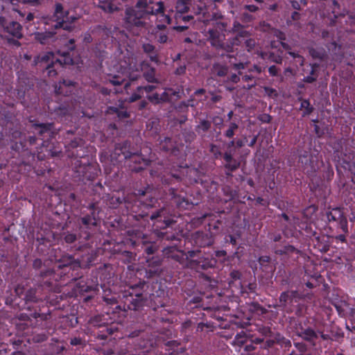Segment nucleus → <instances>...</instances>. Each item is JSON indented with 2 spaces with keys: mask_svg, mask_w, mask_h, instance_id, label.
Segmentation results:
<instances>
[{
  "mask_svg": "<svg viewBox=\"0 0 355 355\" xmlns=\"http://www.w3.org/2000/svg\"><path fill=\"white\" fill-rule=\"evenodd\" d=\"M227 24L225 22H216L215 24V28L211 30H218L219 32L223 33L225 31Z\"/></svg>",
  "mask_w": 355,
  "mask_h": 355,
  "instance_id": "de8ad7c7",
  "label": "nucleus"
},
{
  "mask_svg": "<svg viewBox=\"0 0 355 355\" xmlns=\"http://www.w3.org/2000/svg\"><path fill=\"white\" fill-rule=\"evenodd\" d=\"M296 334L303 340L311 343L315 345V340L318 338V331H314L311 327L304 328L300 326L297 329Z\"/></svg>",
  "mask_w": 355,
  "mask_h": 355,
  "instance_id": "39448f33",
  "label": "nucleus"
},
{
  "mask_svg": "<svg viewBox=\"0 0 355 355\" xmlns=\"http://www.w3.org/2000/svg\"><path fill=\"white\" fill-rule=\"evenodd\" d=\"M261 57L263 58L270 60L272 62L277 64H281L282 62V57L279 55H276L273 52H270L268 54L266 53H262Z\"/></svg>",
  "mask_w": 355,
  "mask_h": 355,
  "instance_id": "5701e85b",
  "label": "nucleus"
},
{
  "mask_svg": "<svg viewBox=\"0 0 355 355\" xmlns=\"http://www.w3.org/2000/svg\"><path fill=\"white\" fill-rule=\"evenodd\" d=\"M309 53L313 59H318L320 61L325 60L328 57L323 48L315 49L311 47L309 49Z\"/></svg>",
  "mask_w": 355,
  "mask_h": 355,
  "instance_id": "4468645a",
  "label": "nucleus"
},
{
  "mask_svg": "<svg viewBox=\"0 0 355 355\" xmlns=\"http://www.w3.org/2000/svg\"><path fill=\"white\" fill-rule=\"evenodd\" d=\"M223 159L227 163L234 160L230 151H227L223 154Z\"/></svg>",
  "mask_w": 355,
  "mask_h": 355,
  "instance_id": "69168bd1",
  "label": "nucleus"
},
{
  "mask_svg": "<svg viewBox=\"0 0 355 355\" xmlns=\"http://www.w3.org/2000/svg\"><path fill=\"white\" fill-rule=\"evenodd\" d=\"M81 223L80 224V229L83 230H90L92 227L97 225V221L94 216V212L92 215H87L80 218Z\"/></svg>",
  "mask_w": 355,
  "mask_h": 355,
  "instance_id": "1a4fd4ad",
  "label": "nucleus"
},
{
  "mask_svg": "<svg viewBox=\"0 0 355 355\" xmlns=\"http://www.w3.org/2000/svg\"><path fill=\"white\" fill-rule=\"evenodd\" d=\"M152 8L148 0H137L135 7H128L125 11V22L130 25L141 27L144 23L141 21L146 15H150L147 10Z\"/></svg>",
  "mask_w": 355,
  "mask_h": 355,
  "instance_id": "f03ea898",
  "label": "nucleus"
},
{
  "mask_svg": "<svg viewBox=\"0 0 355 355\" xmlns=\"http://www.w3.org/2000/svg\"><path fill=\"white\" fill-rule=\"evenodd\" d=\"M53 27L54 29L62 28L63 30H65V31H67L69 32L73 31L74 28V26L72 24H69L68 22H67L65 21H58V22H56V24L55 25H53Z\"/></svg>",
  "mask_w": 355,
  "mask_h": 355,
  "instance_id": "a878e982",
  "label": "nucleus"
},
{
  "mask_svg": "<svg viewBox=\"0 0 355 355\" xmlns=\"http://www.w3.org/2000/svg\"><path fill=\"white\" fill-rule=\"evenodd\" d=\"M264 90L266 91L268 96L270 97H277L278 96L277 90L273 88L266 87H264Z\"/></svg>",
  "mask_w": 355,
  "mask_h": 355,
  "instance_id": "3c124183",
  "label": "nucleus"
},
{
  "mask_svg": "<svg viewBox=\"0 0 355 355\" xmlns=\"http://www.w3.org/2000/svg\"><path fill=\"white\" fill-rule=\"evenodd\" d=\"M208 40L211 45L216 49H219V46H221L224 42L225 35L223 33L218 31V30H211L208 31Z\"/></svg>",
  "mask_w": 355,
  "mask_h": 355,
  "instance_id": "423d86ee",
  "label": "nucleus"
},
{
  "mask_svg": "<svg viewBox=\"0 0 355 355\" xmlns=\"http://www.w3.org/2000/svg\"><path fill=\"white\" fill-rule=\"evenodd\" d=\"M309 153L307 151H304L303 154H301L300 155V162H301L302 164H306L309 162Z\"/></svg>",
  "mask_w": 355,
  "mask_h": 355,
  "instance_id": "052dcab7",
  "label": "nucleus"
},
{
  "mask_svg": "<svg viewBox=\"0 0 355 355\" xmlns=\"http://www.w3.org/2000/svg\"><path fill=\"white\" fill-rule=\"evenodd\" d=\"M340 225V227L344 232H347V218L343 215L341 218L338 221Z\"/></svg>",
  "mask_w": 355,
  "mask_h": 355,
  "instance_id": "79ce46f5",
  "label": "nucleus"
},
{
  "mask_svg": "<svg viewBox=\"0 0 355 355\" xmlns=\"http://www.w3.org/2000/svg\"><path fill=\"white\" fill-rule=\"evenodd\" d=\"M33 127L37 133L43 136L45 133L49 132L51 131L53 128V123H35Z\"/></svg>",
  "mask_w": 355,
  "mask_h": 355,
  "instance_id": "f3484780",
  "label": "nucleus"
},
{
  "mask_svg": "<svg viewBox=\"0 0 355 355\" xmlns=\"http://www.w3.org/2000/svg\"><path fill=\"white\" fill-rule=\"evenodd\" d=\"M343 215V213L339 208L334 209L332 211L327 213V217L329 221H338Z\"/></svg>",
  "mask_w": 355,
  "mask_h": 355,
  "instance_id": "6ab92c4d",
  "label": "nucleus"
},
{
  "mask_svg": "<svg viewBox=\"0 0 355 355\" xmlns=\"http://www.w3.org/2000/svg\"><path fill=\"white\" fill-rule=\"evenodd\" d=\"M211 122L205 119L200 120V123L198 125L196 126V132L201 135L202 137H204V135L202 132H206L209 130L211 128Z\"/></svg>",
  "mask_w": 355,
  "mask_h": 355,
  "instance_id": "a211bd4d",
  "label": "nucleus"
},
{
  "mask_svg": "<svg viewBox=\"0 0 355 355\" xmlns=\"http://www.w3.org/2000/svg\"><path fill=\"white\" fill-rule=\"evenodd\" d=\"M89 323L96 327H103L108 324V320L104 315H96L90 318Z\"/></svg>",
  "mask_w": 355,
  "mask_h": 355,
  "instance_id": "f8f14e48",
  "label": "nucleus"
},
{
  "mask_svg": "<svg viewBox=\"0 0 355 355\" xmlns=\"http://www.w3.org/2000/svg\"><path fill=\"white\" fill-rule=\"evenodd\" d=\"M53 273H54L53 269L50 268H46L44 269H42L40 272V276L41 277H46L51 276Z\"/></svg>",
  "mask_w": 355,
  "mask_h": 355,
  "instance_id": "ea45409f",
  "label": "nucleus"
},
{
  "mask_svg": "<svg viewBox=\"0 0 355 355\" xmlns=\"http://www.w3.org/2000/svg\"><path fill=\"white\" fill-rule=\"evenodd\" d=\"M245 46L248 48V51L252 49L255 46V41L253 39L249 38L245 42Z\"/></svg>",
  "mask_w": 355,
  "mask_h": 355,
  "instance_id": "338daca9",
  "label": "nucleus"
},
{
  "mask_svg": "<svg viewBox=\"0 0 355 355\" xmlns=\"http://www.w3.org/2000/svg\"><path fill=\"white\" fill-rule=\"evenodd\" d=\"M110 110L112 111L113 113L116 114L120 119H127L130 116V114L128 113L127 111L120 110L117 107H110Z\"/></svg>",
  "mask_w": 355,
  "mask_h": 355,
  "instance_id": "2f4dec72",
  "label": "nucleus"
},
{
  "mask_svg": "<svg viewBox=\"0 0 355 355\" xmlns=\"http://www.w3.org/2000/svg\"><path fill=\"white\" fill-rule=\"evenodd\" d=\"M234 46L232 44V42L229 40L227 43L223 42L221 46H219V49L223 50L227 53H232L234 52Z\"/></svg>",
  "mask_w": 355,
  "mask_h": 355,
  "instance_id": "c9c22d12",
  "label": "nucleus"
},
{
  "mask_svg": "<svg viewBox=\"0 0 355 355\" xmlns=\"http://www.w3.org/2000/svg\"><path fill=\"white\" fill-rule=\"evenodd\" d=\"M175 8L180 13H186L189 10V4L185 0H178Z\"/></svg>",
  "mask_w": 355,
  "mask_h": 355,
  "instance_id": "393cba45",
  "label": "nucleus"
},
{
  "mask_svg": "<svg viewBox=\"0 0 355 355\" xmlns=\"http://www.w3.org/2000/svg\"><path fill=\"white\" fill-rule=\"evenodd\" d=\"M135 153L137 154L130 158L132 159V162L136 164H141L143 162H144L145 165L147 166L148 164V161L144 158L141 157L138 152Z\"/></svg>",
  "mask_w": 355,
  "mask_h": 355,
  "instance_id": "4c0bfd02",
  "label": "nucleus"
},
{
  "mask_svg": "<svg viewBox=\"0 0 355 355\" xmlns=\"http://www.w3.org/2000/svg\"><path fill=\"white\" fill-rule=\"evenodd\" d=\"M155 89V86H154V85H147V86H145V87L139 86V87H137V91L139 92H140L142 90H145V92L146 93H150L153 90H154Z\"/></svg>",
  "mask_w": 355,
  "mask_h": 355,
  "instance_id": "864d4df0",
  "label": "nucleus"
},
{
  "mask_svg": "<svg viewBox=\"0 0 355 355\" xmlns=\"http://www.w3.org/2000/svg\"><path fill=\"white\" fill-rule=\"evenodd\" d=\"M294 345L301 353H304L308 349L306 345L304 343H295Z\"/></svg>",
  "mask_w": 355,
  "mask_h": 355,
  "instance_id": "49530a36",
  "label": "nucleus"
},
{
  "mask_svg": "<svg viewBox=\"0 0 355 355\" xmlns=\"http://www.w3.org/2000/svg\"><path fill=\"white\" fill-rule=\"evenodd\" d=\"M148 99L153 103L159 104L160 103L159 94L157 93H155L152 95H148L147 96Z\"/></svg>",
  "mask_w": 355,
  "mask_h": 355,
  "instance_id": "c03bdc74",
  "label": "nucleus"
},
{
  "mask_svg": "<svg viewBox=\"0 0 355 355\" xmlns=\"http://www.w3.org/2000/svg\"><path fill=\"white\" fill-rule=\"evenodd\" d=\"M105 330H103L108 336L109 335H112L114 332L117 331H118V328L116 327H112V326H110V327H108L107 325H106L105 327Z\"/></svg>",
  "mask_w": 355,
  "mask_h": 355,
  "instance_id": "bf43d9fd",
  "label": "nucleus"
},
{
  "mask_svg": "<svg viewBox=\"0 0 355 355\" xmlns=\"http://www.w3.org/2000/svg\"><path fill=\"white\" fill-rule=\"evenodd\" d=\"M43 266L46 267V261L43 263L40 259H36L33 263V268L36 270L41 269Z\"/></svg>",
  "mask_w": 355,
  "mask_h": 355,
  "instance_id": "09e8293b",
  "label": "nucleus"
},
{
  "mask_svg": "<svg viewBox=\"0 0 355 355\" xmlns=\"http://www.w3.org/2000/svg\"><path fill=\"white\" fill-rule=\"evenodd\" d=\"M354 53L345 56V60L346 64L347 66L354 67Z\"/></svg>",
  "mask_w": 355,
  "mask_h": 355,
  "instance_id": "8fccbe9b",
  "label": "nucleus"
},
{
  "mask_svg": "<svg viewBox=\"0 0 355 355\" xmlns=\"http://www.w3.org/2000/svg\"><path fill=\"white\" fill-rule=\"evenodd\" d=\"M157 5L158 6V8L157 9H155L153 7H152V8H148V10H147V12L150 15H157L159 13H164V3L162 1H159L157 3Z\"/></svg>",
  "mask_w": 355,
  "mask_h": 355,
  "instance_id": "bb28decb",
  "label": "nucleus"
},
{
  "mask_svg": "<svg viewBox=\"0 0 355 355\" xmlns=\"http://www.w3.org/2000/svg\"><path fill=\"white\" fill-rule=\"evenodd\" d=\"M320 335L323 340H334V338L329 334H324V331H318V336Z\"/></svg>",
  "mask_w": 355,
  "mask_h": 355,
  "instance_id": "603ef678",
  "label": "nucleus"
},
{
  "mask_svg": "<svg viewBox=\"0 0 355 355\" xmlns=\"http://www.w3.org/2000/svg\"><path fill=\"white\" fill-rule=\"evenodd\" d=\"M141 68L144 70V77L148 83H157L155 78V69L150 67V64L144 61L141 64Z\"/></svg>",
  "mask_w": 355,
  "mask_h": 355,
  "instance_id": "6e6552de",
  "label": "nucleus"
},
{
  "mask_svg": "<svg viewBox=\"0 0 355 355\" xmlns=\"http://www.w3.org/2000/svg\"><path fill=\"white\" fill-rule=\"evenodd\" d=\"M5 31L17 39H21L23 37L22 26L17 21L10 22L5 27Z\"/></svg>",
  "mask_w": 355,
  "mask_h": 355,
  "instance_id": "0eeeda50",
  "label": "nucleus"
},
{
  "mask_svg": "<svg viewBox=\"0 0 355 355\" xmlns=\"http://www.w3.org/2000/svg\"><path fill=\"white\" fill-rule=\"evenodd\" d=\"M259 332L264 336H272V332L271 331V329L268 327H262L259 328Z\"/></svg>",
  "mask_w": 355,
  "mask_h": 355,
  "instance_id": "a19ab883",
  "label": "nucleus"
},
{
  "mask_svg": "<svg viewBox=\"0 0 355 355\" xmlns=\"http://www.w3.org/2000/svg\"><path fill=\"white\" fill-rule=\"evenodd\" d=\"M142 49L144 52L146 54L153 53L155 52V50H156L155 46L149 43L144 44L142 45Z\"/></svg>",
  "mask_w": 355,
  "mask_h": 355,
  "instance_id": "e433bc0d",
  "label": "nucleus"
},
{
  "mask_svg": "<svg viewBox=\"0 0 355 355\" xmlns=\"http://www.w3.org/2000/svg\"><path fill=\"white\" fill-rule=\"evenodd\" d=\"M55 34L56 33L53 31H46L44 33H36L35 34V38L42 44H45L48 40L53 37Z\"/></svg>",
  "mask_w": 355,
  "mask_h": 355,
  "instance_id": "dca6fc26",
  "label": "nucleus"
},
{
  "mask_svg": "<svg viewBox=\"0 0 355 355\" xmlns=\"http://www.w3.org/2000/svg\"><path fill=\"white\" fill-rule=\"evenodd\" d=\"M114 0H105L101 1L99 7L105 12L113 13L114 12L120 10V8L114 4Z\"/></svg>",
  "mask_w": 355,
  "mask_h": 355,
  "instance_id": "2eb2a0df",
  "label": "nucleus"
},
{
  "mask_svg": "<svg viewBox=\"0 0 355 355\" xmlns=\"http://www.w3.org/2000/svg\"><path fill=\"white\" fill-rule=\"evenodd\" d=\"M178 245H169L167 248H165L163 252L168 257L172 259L179 261L183 262L185 260L191 259L193 260L198 259L200 255V250H189L187 252L178 250L177 248Z\"/></svg>",
  "mask_w": 355,
  "mask_h": 355,
  "instance_id": "7ed1b4c3",
  "label": "nucleus"
},
{
  "mask_svg": "<svg viewBox=\"0 0 355 355\" xmlns=\"http://www.w3.org/2000/svg\"><path fill=\"white\" fill-rule=\"evenodd\" d=\"M164 215H166V211L164 208H162L152 214L150 218L151 220L157 222V220L162 218Z\"/></svg>",
  "mask_w": 355,
  "mask_h": 355,
  "instance_id": "cd10ccee",
  "label": "nucleus"
},
{
  "mask_svg": "<svg viewBox=\"0 0 355 355\" xmlns=\"http://www.w3.org/2000/svg\"><path fill=\"white\" fill-rule=\"evenodd\" d=\"M147 55L150 61L154 62L157 64L159 62V60L158 59L157 51L156 50H155V52L153 53H148Z\"/></svg>",
  "mask_w": 355,
  "mask_h": 355,
  "instance_id": "6e6d98bb",
  "label": "nucleus"
},
{
  "mask_svg": "<svg viewBox=\"0 0 355 355\" xmlns=\"http://www.w3.org/2000/svg\"><path fill=\"white\" fill-rule=\"evenodd\" d=\"M69 15V11H63V13H59L58 15L55 16L56 17V21H65L67 15Z\"/></svg>",
  "mask_w": 355,
  "mask_h": 355,
  "instance_id": "0e129e2a",
  "label": "nucleus"
},
{
  "mask_svg": "<svg viewBox=\"0 0 355 355\" xmlns=\"http://www.w3.org/2000/svg\"><path fill=\"white\" fill-rule=\"evenodd\" d=\"M124 79H121L117 76L113 77L112 80H110V83L113 85H121L123 84Z\"/></svg>",
  "mask_w": 355,
  "mask_h": 355,
  "instance_id": "13d9d810",
  "label": "nucleus"
},
{
  "mask_svg": "<svg viewBox=\"0 0 355 355\" xmlns=\"http://www.w3.org/2000/svg\"><path fill=\"white\" fill-rule=\"evenodd\" d=\"M147 55L150 61L154 62L157 64L159 62V60L158 59L157 51L156 50H155V52L153 53H148Z\"/></svg>",
  "mask_w": 355,
  "mask_h": 355,
  "instance_id": "5fc2aeb1",
  "label": "nucleus"
},
{
  "mask_svg": "<svg viewBox=\"0 0 355 355\" xmlns=\"http://www.w3.org/2000/svg\"><path fill=\"white\" fill-rule=\"evenodd\" d=\"M310 66L311 67V70L310 71V75L318 77V69L320 67V64L316 63V62L312 63V64H310Z\"/></svg>",
  "mask_w": 355,
  "mask_h": 355,
  "instance_id": "a18cd8bd",
  "label": "nucleus"
},
{
  "mask_svg": "<svg viewBox=\"0 0 355 355\" xmlns=\"http://www.w3.org/2000/svg\"><path fill=\"white\" fill-rule=\"evenodd\" d=\"M146 301L141 293L135 294V298H132L130 304L128 305V309L130 310L137 311L144 306V302Z\"/></svg>",
  "mask_w": 355,
  "mask_h": 355,
  "instance_id": "9b49d317",
  "label": "nucleus"
},
{
  "mask_svg": "<svg viewBox=\"0 0 355 355\" xmlns=\"http://www.w3.org/2000/svg\"><path fill=\"white\" fill-rule=\"evenodd\" d=\"M175 223V221L174 220L168 218L167 216L164 215L163 216V225H158L157 227L160 229H166Z\"/></svg>",
  "mask_w": 355,
  "mask_h": 355,
  "instance_id": "72a5a7b5",
  "label": "nucleus"
},
{
  "mask_svg": "<svg viewBox=\"0 0 355 355\" xmlns=\"http://www.w3.org/2000/svg\"><path fill=\"white\" fill-rule=\"evenodd\" d=\"M281 248H276L275 249V253L282 254H289L290 253L295 251V248L293 245H278Z\"/></svg>",
  "mask_w": 355,
  "mask_h": 355,
  "instance_id": "4be33fe9",
  "label": "nucleus"
},
{
  "mask_svg": "<svg viewBox=\"0 0 355 355\" xmlns=\"http://www.w3.org/2000/svg\"><path fill=\"white\" fill-rule=\"evenodd\" d=\"M55 245H37L36 252L47 257L48 260L58 263V268L64 269L67 272L70 270H76L80 268V263L74 260L71 256L63 254L60 248H55Z\"/></svg>",
  "mask_w": 355,
  "mask_h": 355,
  "instance_id": "f257e3e1",
  "label": "nucleus"
},
{
  "mask_svg": "<svg viewBox=\"0 0 355 355\" xmlns=\"http://www.w3.org/2000/svg\"><path fill=\"white\" fill-rule=\"evenodd\" d=\"M298 297V293L295 291H285L282 293L279 297L280 306L286 307L288 304H291L294 298Z\"/></svg>",
  "mask_w": 355,
  "mask_h": 355,
  "instance_id": "9d476101",
  "label": "nucleus"
},
{
  "mask_svg": "<svg viewBox=\"0 0 355 355\" xmlns=\"http://www.w3.org/2000/svg\"><path fill=\"white\" fill-rule=\"evenodd\" d=\"M240 166V162L237 160L234 159L232 162H230L229 163H226L225 165V168L230 171V172L235 171Z\"/></svg>",
  "mask_w": 355,
  "mask_h": 355,
  "instance_id": "473e14b6",
  "label": "nucleus"
},
{
  "mask_svg": "<svg viewBox=\"0 0 355 355\" xmlns=\"http://www.w3.org/2000/svg\"><path fill=\"white\" fill-rule=\"evenodd\" d=\"M242 29H243V26L239 22L235 21L234 23L232 30L230 31V32L232 33H235L237 31H239V30H242Z\"/></svg>",
  "mask_w": 355,
  "mask_h": 355,
  "instance_id": "e2e57ef3",
  "label": "nucleus"
},
{
  "mask_svg": "<svg viewBox=\"0 0 355 355\" xmlns=\"http://www.w3.org/2000/svg\"><path fill=\"white\" fill-rule=\"evenodd\" d=\"M230 41L232 42V44H233L234 46H240L242 42V41L241 40V38L239 37L237 35L230 39Z\"/></svg>",
  "mask_w": 355,
  "mask_h": 355,
  "instance_id": "774afa93",
  "label": "nucleus"
},
{
  "mask_svg": "<svg viewBox=\"0 0 355 355\" xmlns=\"http://www.w3.org/2000/svg\"><path fill=\"white\" fill-rule=\"evenodd\" d=\"M70 344L73 346H76V345L85 346V340H83L80 338L75 337V338H71Z\"/></svg>",
  "mask_w": 355,
  "mask_h": 355,
  "instance_id": "37998d69",
  "label": "nucleus"
},
{
  "mask_svg": "<svg viewBox=\"0 0 355 355\" xmlns=\"http://www.w3.org/2000/svg\"><path fill=\"white\" fill-rule=\"evenodd\" d=\"M193 261L197 262L198 266H200L202 269H208L209 268H213L216 266V260L213 259L211 260H204L203 261H200L198 259L193 260Z\"/></svg>",
  "mask_w": 355,
  "mask_h": 355,
  "instance_id": "b1692460",
  "label": "nucleus"
},
{
  "mask_svg": "<svg viewBox=\"0 0 355 355\" xmlns=\"http://www.w3.org/2000/svg\"><path fill=\"white\" fill-rule=\"evenodd\" d=\"M239 128V125L234 122H231L229 128L225 132V135L227 138H232L234 135V131Z\"/></svg>",
  "mask_w": 355,
  "mask_h": 355,
  "instance_id": "c85d7f7f",
  "label": "nucleus"
},
{
  "mask_svg": "<svg viewBox=\"0 0 355 355\" xmlns=\"http://www.w3.org/2000/svg\"><path fill=\"white\" fill-rule=\"evenodd\" d=\"M236 35L240 38H246L250 36V33L245 30H239L236 33Z\"/></svg>",
  "mask_w": 355,
  "mask_h": 355,
  "instance_id": "4d7b16f0",
  "label": "nucleus"
},
{
  "mask_svg": "<svg viewBox=\"0 0 355 355\" xmlns=\"http://www.w3.org/2000/svg\"><path fill=\"white\" fill-rule=\"evenodd\" d=\"M58 87H55V92L58 94H64L66 95L68 92L67 91L64 92L63 90V86L64 87H71L73 86V82L70 80H65L63 79L62 81L60 82Z\"/></svg>",
  "mask_w": 355,
  "mask_h": 355,
  "instance_id": "aec40b11",
  "label": "nucleus"
},
{
  "mask_svg": "<svg viewBox=\"0 0 355 355\" xmlns=\"http://www.w3.org/2000/svg\"><path fill=\"white\" fill-rule=\"evenodd\" d=\"M184 137L186 142L191 143L196 139V135L193 131H187L184 133Z\"/></svg>",
  "mask_w": 355,
  "mask_h": 355,
  "instance_id": "58836bf2",
  "label": "nucleus"
},
{
  "mask_svg": "<svg viewBox=\"0 0 355 355\" xmlns=\"http://www.w3.org/2000/svg\"><path fill=\"white\" fill-rule=\"evenodd\" d=\"M77 287L79 289V292L82 293H87L95 290L93 286H88L85 284H82L81 282L78 283Z\"/></svg>",
  "mask_w": 355,
  "mask_h": 355,
  "instance_id": "7c9ffc66",
  "label": "nucleus"
},
{
  "mask_svg": "<svg viewBox=\"0 0 355 355\" xmlns=\"http://www.w3.org/2000/svg\"><path fill=\"white\" fill-rule=\"evenodd\" d=\"M24 300L28 302H35L36 300L35 296V291L33 289H28L24 293Z\"/></svg>",
  "mask_w": 355,
  "mask_h": 355,
  "instance_id": "c756f323",
  "label": "nucleus"
},
{
  "mask_svg": "<svg viewBox=\"0 0 355 355\" xmlns=\"http://www.w3.org/2000/svg\"><path fill=\"white\" fill-rule=\"evenodd\" d=\"M275 338L276 340V343L282 345V347L289 348L292 346L291 341L284 336H283L279 333H277L275 336Z\"/></svg>",
  "mask_w": 355,
  "mask_h": 355,
  "instance_id": "412c9836",
  "label": "nucleus"
},
{
  "mask_svg": "<svg viewBox=\"0 0 355 355\" xmlns=\"http://www.w3.org/2000/svg\"><path fill=\"white\" fill-rule=\"evenodd\" d=\"M131 144L128 141H125L123 143L116 144L115 145L114 156L117 158L121 155L124 156L125 159H129L134 157L137 153L130 150Z\"/></svg>",
  "mask_w": 355,
  "mask_h": 355,
  "instance_id": "20e7f679",
  "label": "nucleus"
},
{
  "mask_svg": "<svg viewBox=\"0 0 355 355\" xmlns=\"http://www.w3.org/2000/svg\"><path fill=\"white\" fill-rule=\"evenodd\" d=\"M92 169H94V166L90 164L84 165L79 166L77 169V172L80 175L83 176V179L89 180L94 178V173L91 172Z\"/></svg>",
  "mask_w": 355,
  "mask_h": 355,
  "instance_id": "ddd939ff",
  "label": "nucleus"
},
{
  "mask_svg": "<svg viewBox=\"0 0 355 355\" xmlns=\"http://www.w3.org/2000/svg\"><path fill=\"white\" fill-rule=\"evenodd\" d=\"M347 15L348 22L351 25L355 26V12H347Z\"/></svg>",
  "mask_w": 355,
  "mask_h": 355,
  "instance_id": "680f3d73",
  "label": "nucleus"
},
{
  "mask_svg": "<svg viewBox=\"0 0 355 355\" xmlns=\"http://www.w3.org/2000/svg\"><path fill=\"white\" fill-rule=\"evenodd\" d=\"M242 275L239 270H233L230 273V277L231 280L230 281V285L232 284L236 280H239L241 277Z\"/></svg>",
  "mask_w": 355,
  "mask_h": 355,
  "instance_id": "f704fd0d",
  "label": "nucleus"
}]
</instances>
